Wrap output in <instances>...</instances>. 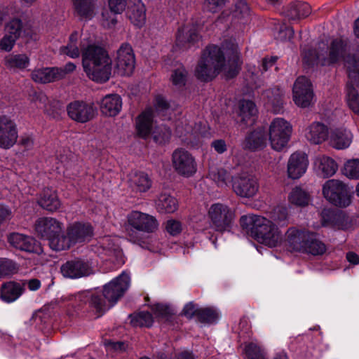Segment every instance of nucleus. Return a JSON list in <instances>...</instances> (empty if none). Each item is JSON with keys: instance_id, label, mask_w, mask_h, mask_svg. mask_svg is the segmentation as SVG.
Instances as JSON below:
<instances>
[{"instance_id": "nucleus-1", "label": "nucleus", "mask_w": 359, "mask_h": 359, "mask_svg": "<svg viewBox=\"0 0 359 359\" xmlns=\"http://www.w3.org/2000/svg\"><path fill=\"white\" fill-rule=\"evenodd\" d=\"M241 64L237 45L231 42L223 43L222 47L211 45L203 50L194 74L203 81L212 80L219 73L231 79L238 74Z\"/></svg>"}, {"instance_id": "nucleus-2", "label": "nucleus", "mask_w": 359, "mask_h": 359, "mask_svg": "<svg viewBox=\"0 0 359 359\" xmlns=\"http://www.w3.org/2000/svg\"><path fill=\"white\" fill-rule=\"evenodd\" d=\"M129 285L130 276L123 272L118 277L104 286L102 293L83 292L71 295L69 300L79 305L82 302L88 304L91 311L95 313L96 317H99L117 302L128 290Z\"/></svg>"}, {"instance_id": "nucleus-3", "label": "nucleus", "mask_w": 359, "mask_h": 359, "mask_svg": "<svg viewBox=\"0 0 359 359\" xmlns=\"http://www.w3.org/2000/svg\"><path fill=\"white\" fill-rule=\"evenodd\" d=\"M82 65L86 76L97 83L107 81L111 73V60L107 51L93 43L81 42Z\"/></svg>"}, {"instance_id": "nucleus-4", "label": "nucleus", "mask_w": 359, "mask_h": 359, "mask_svg": "<svg viewBox=\"0 0 359 359\" xmlns=\"http://www.w3.org/2000/svg\"><path fill=\"white\" fill-rule=\"evenodd\" d=\"M240 223L242 228L250 231L259 243L269 248L279 246L284 241L283 233L276 224L264 217L243 215Z\"/></svg>"}, {"instance_id": "nucleus-5", "label": "nucleus", "mask_w": 359, "mask_h": 359, "mask_svg": "<svg viewBox=\"0 0 359 359\" xmlns=\"http://www.w3.org/2000/svg\"><path fill=\"white\" fill-rule=\"evenodd\" d=\"M346 45L341 39H334L326 51L316 53L310 50L304 54V60L309 65L330 66L344 58Z\"/></svg>"}, {"instance_id": "nucleus-6", "label": "nucleus", "mask_w": 359, "mask_h": 359, "mask_svg": "<svg viewBox=\"0 0 359 359\" xmlns=\"http://www.w3.org/2000/svg\"><path fill=\"white\" fill-rule=\"evenodd\" d=\"M322 191L325 198L336 206L346 208L351 203V196L347 187L341 180H327L323 185Z\"/></svg>"}, {"instance_id": "nucleus-7", "label": "nucleus", "mask_w": 359, "mask_h": 359, "mask_svg": "<svg viewBox=\"0 0 359 359\" xmlns=\"http://www.w3.org/2000/svg\"><path fill=\"white\" fill-rule=\"evenodd\" d=\"M292 127L282 118H274L269 128V139L271 147L276 151L283 150L287 144L291 137Z\"/></svg>"}, {"instance_id": "nucleus-8", "label": "nucleus", "mask_w": 359, "mask_h": 359, "mask_svg": "<svg viewBox=\"0 0 359 359\" xmlns=\"http://www.w3.org/2000/svg\"><path fill=\"white\" fill-rule=\"evenodd\" d=\"M212 226L218 231H228L235 218L234 211L222 203L212 204L208 210Z\"/></svg>"}, {"instance_id": "nucleus-9", "label": "nucleus", "mask_w": 359, "mask_h": 359, "mask_svg": "<svg viewBox=\"0 0 359 359\" xmlns=\"http://www.w3.org/2000/svg\"><path fill=\"white\" fill-rule=\"evenodd\" d=\"M172 165L177 174L186 177L193 176L197 171L194 156L184 149H177L173 151Z\"/></svg>"}, {"instance_id": "nucleus-10", "label": "nucleus", "mask_w": 359, "mask_h": 359, "mask_svg": "<svg viewBox=\"0 0 359 359\" xmlns=\"http://www.w3.org/2000/svg\"><path fill=\"white\" fill-rule=\"evenodd\" d=\"M259 188L257 178L251 175L243 173L232 178L233 191L241 197H254L257 194Z\"/></svg>"}, {"instance_id": "nucleus-11", "label": "nucleus", "mask_w": 359, "mask_h": 359, "mask_svg": "<svg viewBox=\"0 0 359 359\" xmlns=\"http://www.w3.org/2000/svg\"><path fill=\"white\" fill-rule=\"evenodd\" d=\"M293 100L296 105L306 108L313 102V91L311 81L305 76L298 77L293 86Z\"/></svg>"}, {"instance_id": "nucleus-12", "label": "nucleus", "mask_w": 359, "mask_h": 359, "mask_svg": "<svg viewBox=\"0 0 359 359\" xmlns=\"http://www.w3.org/2000/svg\"><path fill=\"white\" fill-rule=\"evenodd\" d=\"M17 124L11 116L0 115V147L9 149L18 142Z\"/></svg>"}, {"instance_id": "nucleus-13", "label": "nucleus", "mask_w": 359, "mask_h": 359, "mask_svg": "<svg viewBox=\"0 0 359 359\" xmlns=\"http://www.w3.org/2000/svg\"><path fill=\"white\" fill-rule=\"evenodd\" d=\"M135 59L132 47L128 44L122 45L117 51L115 71L121 76H128L134 70Z\"/></svg>"}, {"instance_id": "nucleus-14", "label": "nucleus", "mask_w": 359, "mask_h": 359, "mask_svg": "<svg viewBox=\"0 0 359 359\" xmlns=\"http://www.w3.org/2000/svg\"><path fill=\"white\" fill-rule=\"evenodd\" d=\"M309 164L307 154L296 151L290 155L287 163V176L295 180L300 179L307 171Z\"/></svg>"}, {"instance_id": "nucleus-15", "label": "nucleus", "mask_w": 359, "mask_h": 359, "mask_svg": "<svg viewBox=\"0 0 359 359\" xmlns=\"http://www.w3.org/2000/svg\"><path fill=\"white\" fill-rule=\"evenodd\" d=\"M127 218L128 225L138 231L151 233L158 226V221L154 216L140 211L131 212Z\"/></svg>"}, {"instance_id": "nucleus-16", "label": "nucleus", "mask_w": 359, "mask_h": 359, "mask_svg": "<svg viewBox=\"0 0 359 359\" xmlns=\"http://www.w3.org/2000/svg\"><path fill=\"white\" fill-rule=\"evenodd\" d=\"M312 169L316 176L326 179L332 177L337 172L338 164L332 158L321 154L313 159Z\"/></svg>"}, {"instance_id": "nucleus-17", "label": "nucleus", "mask_w": 359, "mask_h": 359, "mask_svg": "<svg viewBox=\"0 0 359 359\" xmlns=\"http://www.w3.org/2000/svg\"><path fill=\"white\" fill-rule=\"evenodd\" d=\"M63 224L53 217H41L35 223V231L41 238L48 240L62 232Z\"/></svg>"}, {"instance_id": "nucleus-18", "label": "nucleus", "mask_w": 359, "mask_h": 359, "mask_svg": "<svg viewBox=\"0 0 359 359\" xmlns=\"http://www.w3.org/2000/svg\"><path fill=\"white\" fill-rule=\"evenodd\" d=\"M67 233L73 245L89 241L93 235V229L88 222H74L67 228Z\"/></svg>"}, {"instance_id": "nucleus-19", "label": "nucleus", "mask_w": 359, "mask_h": 359, "mask_svg": "<svg viewBox=\"0 0 359 359\" xmlns=\"http://www.w3.org/2000/svg\"><path fill=\"white\" fill-rule=\"evenodd\" d=\"M310 231L299 229L295 227L289 228L285 233V243L288 250L302 252L306 245Z\"/></svg>"}, {"instance_id": "nucleus-20", "label": "nucleus", "mask_w": 359, "mask_h": 359, "mask_svg": "<svg viewBox=\"0 0 359 359\" xmlns=\"http://www.w3.org/2000/svg\"><path fill=\"white\" fill-rule=\"evenodd\" d=\"M68 116L74 121L86 123L93 118L95 110L93 105L81 101H74L67 106Z\"/></svg>"}, {"instance_id": "nucleus-21", "label": "nucleus", "mask_w": 359, "mask_h": 359, "mask_svg": "<svg viewBox=\"0 0 359 359\" xmlns=\"http://www.w3.org/2000/svg\"><path fill=\"white\" fill-rule=\"evenodd\" d=\"M62 275L67 278H79L93 273L92 267L82 260L69 261L61 266Z\"/></svg>"}, {"instance_id": "nucleus-22", "label": "nucleus", "mask_w": 359, "mask_h": 359, "mask_svg": "<svg viewBox=\"0 0 359 359\" xmlns=\"http://www.w3.org/2000/svg\"><path fill=\"white\" fill-rule=\"evenodd\" d=\"M9 243L14 248L29 252L41 253V248L32 237L18 233H13L8 236Z\"/></svg>"}, {"instance_id": "nucleus-23", "label": "nucleus", "mask_w": 359, "mask_h": 359, "mask_svg": "<svg viewBox=\"0 0 359 359\" xmlns=\"http://www.w3.org/2000/svg\"><path fill=\"white\" fill-rule=\"evenodd\" d=\"M236 114L238 122L252 126L257 118L258 111L253 102L243 100L238 103Z\"/></svg>"}, {"instance_id": "nucleus-24", "label": "nucleus", "mask_w": 359, "mask_h": 359, "mask_svg": "<svg viewBox=\"0 0 359 359\" xmlns=\"http://www.w3.org/2000/svg\"><path fill=\"white\" fill-rule=\"evenodd\" d=\"M353 140V134L347 128H340L332 130L329 136V143L336 149L348 148Z\"/></svg>"}, {"instance_id": "nucleus-25", "label": "nucleus", "mask_w": 359, "mask_h": 359, "mask_svg": "<svg viewBox=\"0 0 359 359\" xmlns=\"http://www.w3.org/2000/svg\"><path fill=\"white\" fill-rule=\"evenodd\" d=\"M135 128L138 136L142 138H147L151 135L155 128L151 109H147L137 116Z\"/></svg>"}, {"instance_id": "nucleus-26", "label": "nucleus", "mask_w": 359, "mask_h": 359, "mask_svg": "<svg viewBox=\"0 0 359 359\" xmlns=\"http://www.w3.org/2000/svg\"><path fill=\"white\" fill-rule=\"evenodd\" d=\"M305 137L312 144H321L329 138L328 128L323 123L314 122L307 128Z\"/></svg>"}, {"instance_id": "nucleus-27", "label": "nucleus", "mask_w": 359, "mask_h": 359, "mask_svg": "<svg viewBox=\"0 0 359 359\" xmlns=\"http://www.w3.org/2000/svg\"><path fill=\"white\" fill-rule=\"evenodd\" d=\"M100 111L107 116H115L121 110L122 99L117 94H109L102 98L100 102Z\"/></svg>"}, {"instance_id": "nucleus-28", "label": "nucleus", "mask_w": 359, "mask_h": 359, "mask_svg": "<svg viewBox=\"0 0 359 359\" xmlns=\"http://www.w3.org/2000/svg\"><path fill=\"white\" fill-rule=\"evenodd\" d=\"M127 15L130 22L136 27H142L146 22V9L140 0H135L133 4L130 2Z\"/></svg>"}, {"instance_id": "nucleus-29", "label": "nucleus", "mask_w": 359, "mask_h": 359, "mask_svg": "<svg viewBox=\"0 0 359 359\" xmlns=\"http://www.w3.org/2000/svg\"><path fill=\"white\" fill-rule=\"evenodd\" d=\"M38 203L41 207L49 212H55L61 207V201L56 191L49 188L43 190Z\"/></svg>"}, {"instance_id": "nucleus-30", "label": "nucleus", "mask_w": 359, "mask_h": 359, "mask_svg": "<svg viewBox=\"0 0 359 359\" xmlns=\"http://www.w3.org/2000/svg\"><path fill=\"white\" fill-rule=\"evenodd\" d=\"M76 14L85 20H91L96 14L95 0H72Z\"/></svg>"}, {"instance_id": "nucleus-31", "label": "nucleus", "mask_w": 359, "mask_h": 359, "mask_svg": "<svg viewBox=\"0 0 359 359\" xmlns=\"http://www.w3.org/2000/svg\"><path fill=\"white\" fill-rule=\"evenodd\" d=\"M60 72L57 67L36 68L32 71L31 76L36 83H46L58 80L57 76L60 75Z\"/></svg>"}, {"instance_id": "nucleus-32", "label": "nucleus", "mask_w": 359, "mask_h": 359, "mask_svg": "<svg viewBox=\"0 0 359 359\" xmlns=\"http://www.w3.org/2000/svg\"><path fill=\"white\" fill-rule=\"evenodd\" d=\"M24 291L23 287L17 283L8 282L1 287V299L7 303L17 300Z\"/></svg>"}, {"instance_id": "nucleus-33", "label": "nucleus", "mask_w": 359, "mask_h": 359, "mask_svg": "<svg viewBox=\"0 0 359 359\" xmlns=\"http://www.w3.org/2000/svg\"><path fill=\"white\" fill-rule=\"evenodd\" d=\"M311 13V6L307 3L300 1L290 4L285 11V15L291 20L306 18Z\"/></svg>"}, {"instance_id": "nucleus-34", "label": "nucleus", "mask_w": 359, "mask_h": 359, "mask_svg": "<svg viewBox=\"0 0 359 359\" xmlns=\"http://www.w3.org/2000/svg\"><path fill=\"white\" fill-rule=\"evenodd\" d=\"M130 187L137 192H145L151 186L149 176L142 172H133L129 176Z\"/></svg>"}, {"instance_id": "nucleus-35", "label": "nucleus", "mask_w": 359, "mask_h": 359, "mask_svg": "<svg viewBox=\"0 0 359 359\" xmlns=\"http://www.w3.org/2000/svg\"><path fill=\"white\" fill-rule=\"evenodd\" d=\"M80 37L81 34L79 32H73L69 37L67 44L60 48V53L73 59L78 58L81 55V50L78 46V41Z\"/></svg>"}, {"instance_id": "nucleus-36", "label": "nucleus", "mask_w": 359, "mask_h": 359, "mask_svg": "<svg viewBox=\"0 0 359 359\" xmlns=\"http://www.w3.org/2000/svg\"><path fill=\"white\" fill-rule=\"evenodd\" d=\"M326 250L325 245L317 238L314 233L310 232L306 245L301 253L316 256L324 254Z\"/></svg>"}, {"instance_id": "nucleus-37", "label": "nucleus", "mask_w": 359, "mask_h": 359, "mask_svg": "<svg viewBox=\"0 0 359 359\" xmlns=\"http://www.w3.org/2000/svg\"><path fill=\"white\" fill-rule=\"evenodd\" d=\"M30 64L29 57L26 54H10L4 58L5 66L12 70H23Z\"/></svg>"}, {"instance_id": "nucleus-38", "label": "nucleus", "mask_w": 359, "mask_h": 359, "mask_svg": "<svg viewBox=\"0 0 359 359\" xmlns=\"http://www.w3.org/2000/svg\"><path fill=\"white\" fill-rule=\"evenodd\" d=\"M156 208L161 213H173L178 208V202L175 197L162 194L156 201Z\"/></svg>"}, {"instance_id": "nucleus-39", "label": "nucleus", "mask_w": 359, "mask_h": 359, "mask_svg": "<svg viewBox=\"0 0 359 359\" xmlns=\"http://www.w3.org/2000/svg\"><path fill=\"white\" fill-rule=\"evenodd\" d=\"M266 143V137L262 129H258L250 133L245 139L244 147L249 149H258L264 147Z\"/></svg>"}, {"instance_id": "nucleus-40", "label": "nucleus", "mask_w": 359, "mask_h": 359, "mask_svg": "<svg viewBox=\"0 0 359 359\" xmlns=\"http://www.w3.org/2000/svg\"><path fill=\"white\" fill-rule=\"evenodd\" d=\"M345 58L348 78L351 82L357 83L359 79V50L353 55H348Z\"/></svg>"}, {"instance_id": "nucleus-41", "label": "nucleus", "mask_w": 359, "mask_h": 359, "mask_svg": "<svg viewBox=\"0 0 359 359\" xmlns=\"http://www.w3.org/2000/svg\"><path fill=\"white\" fill-rule=\"evenodd\" d=\"M48 241L50 248L56 251L69 249L72 245L67 233L55 234Z\"/></svg>"}, {"instance_id": "nucleus-42", "label": "nucleus", "mask_w": 359, "mask_h": 359, "mask_svg": "<svg viewBox=\"0 0 359 359\" xmlns=\"http://www.w3.org/2000/svg\"><path fill=\"white\" fill-rule=\"evenodd\" d=\"M209 177L219 187H226L232 180L233 177H231L226 170L223 168H212L209 171Z\"/></svg>"}, {"instance_id": "nucleus-43", "label": "nucleus", "mask_w": 359, "mask_h": 359, "mask_svg": "<svg viewBox=\"0 0 359 359\" xmlns=\"http://www.w3.org/2000/svg\"><path fill=\"white\" fill-rule=\"evenodd\" d=\"M283 93L279 89L275 90V92L267 91L266 96L268 99V108L273 110L274 113H278L283 108Z\"/></svg>"}, {"instance_id": "nucleus-44", "label": "nucleus", "mask_w": 359, "mask_h": 359, "mask_svg": "<svg viewBox=\"0 0 359 359\" xmlns=\"http://www.w3.org/2000/svg\"><path fill=\"white\" fill-rule=\"evenodd\" d=\"M341 171L343 175L350 180H359V158L347 160Z\"/></svg>"}, {"instance_id": "nucleus-45", "label": "nucleus", "mask_w": 359, "mask_h": 359, "mask_svg": "<svg viewBox=\"0 0 359 359\" xmlns=\"http://www.w3.org/2000/svg\"><path fill=\"white\" fill-rule=\"evenodd\" d=\"M288 199L291 203L298 206H305L310 201L309 194L299 187H295L291 191Z\"/></svg>"}, {"instance_id": "nucleus-46", "label": "nucleus", "mask_w": 359, "mask_h": 359, "mask_svg": "<svg viewBox=\"0 0 359 359\" xmlns=\"http://www.w3.org/2000/svg\"><path fill=\"white\" fill-rule=\"evenodd\" d=\"M130 322L133 326L150 327L154 323L151 314L147 311H141L130 316Z\"/></svg>"}, {"instance_id": "nucleus-47", "label": "nucleus", "mask_w": 359, "mask_h": 359, "mask_svg": "<svg viewBox=\"0 0 359 359\" xmlns=\"http://www.w3.org/2000/svg\"><path fill=\"white\" fill-rule=\"evenodd\" d=\"M118 239L115 237L107 236L102 239L100 245L106 254L111 256L112 255H121V252L119 250L118 245L117 243Z\"/></svg>"}, {"instance_id": "nucleus-48", "label": "nucleus", "mask_w": 359, "mask_h": 359, "mask_svg": "<svg viewBox=\"0 0 359 359\" xmlns=\"http://www.w3.org/2000/svg\"><path fill=\"white\" fill-rule=\"evenodd\" d=\"M151 135L156 143L164 144L170 140L171 132L168 128L160 126L155 127Z\"/></svg>"}, {"instance_id": "nucleus-49", "label": "nucleus", "mask_w": 359, "mask_h": 359, "mask_svg": "<svg viewBox=\"0 0 359 359\" xmlns=\"http://www.w3.org/2000/svg\"><path fill=\"white\" fill-rule=\"evenodd\" d=\"M198 39V34L195 29L183 27L180 29L177 35V41L179 43L194 42Z\"/></svg>"}, {"instance_id": "nucleus-50", "label": "nucleus", "mask_w": 359, "mask_h": 359, "mask_svg": "<svg viewBox=\"0 0 359 359\" xmlns=\"http://www.w3.org/2000/svg\"><path fill=\"white\" fill-rule=\"evenodd\" d=\"M187 72L182 65L174 69L171 74L170 79L176 87H182L185 85L187 81Z\"/></svg>"}, {"instance_id": "nucleus-51", "label": "nucleus", "mask_w": 359, "mask_h": 359, "mask_svg": "<svg viewBox=\"0 0 359 359\" xmlns=\"http://www.w3.org/2000/svg\"><path fill=\"white\" fill-rule=\"evenodd\" d=\"M346 101L348 107L352 111L358 114L359 113V96L355 89L351 85L347 86Z\"/></svg>"}, {"instance_id": "nucleus-52", "label": "nucleus", "mask_w": 359, "mask_h": 359, "mask_svg": "<svg viewBox=\"0 0 359 359\" xmlns=\"http://www.w3.org/2000/svg\"><path fill=\"white\" fill-rule=\"evenodd\" d=\"M198 312V318L202 322L212 323L215 322L219 318L217 311L211 308L200 309Z\"/></svg>"}, {"instance_id": "nucleus-53", "label": "nucleus", "mask_w": 359, "mask_h": 359, "mask_svg": "<svg viewBox=\"0 0 359 359\" xmlns=\"http://www.w3.org/2000/svg\"><path fill=\"white\" fill-rule=\"evenodd\" d=\"M111 10H104L102 12L100 22L105 28H112L117 23V15Z\"/></svg>"}, {"instance_id": "nucleus-54", "label": "nucleus", "mask_w": 359, "mask_h": 359, "mask_svg": "<svg viewBox=\"0 0 359 359\" xmlns=\"http://www.w3.org/2000/svg\"><path fill=\"white\" fill-rule=\"evenodd\" d=\"M244 351L248 359H266L263 351L255 344H247Z\"/></svg>"}, {"instance_id": "nucleus-55", "label": "nucleus", "mask_w": 359, "mask_h": 359, "mask_svg": "<svg viewBox=\"0 0 359 359\" xmlns=\"http://www.w3.org/2000/svg\"><path fill=\"white\" fill-rule=\"evenodd\" d=\"M22 24L20 19L11 20L6 26V32L11 36H15L18 39L21 34Z\"/></svg>"}, {"instance_id": "nucleus-56", "label": "nucleus", "mask_w": 359, "mask_h": 359, "mask_svg": "<svg viewBox=\"0 0 359 359\" xmlns=\"http://www.w3.org/2000/svg\"><path fill=\"white\" fill-rule=\"evenodd\" d=\"M17 267L11 260L0 259V277H4L15 273Z\"/></svg>"}, {"instance_id": "nucleus-57", "label": "nucleus", "mask_w": 359, "mask_h": 359, "mask_svg": "<svg viewBox=\"0 0 359 359\" xmlns=\"http://www.w3.org/2000/svg\"><path fill=\"white\" fill-rule=\"evenodd\" d=\"M17 39L15 36H11L6 33L0 40V50L5 52H10L14 47Z\"/></svg>"}, {"instance_id": "nucleus-58", "label": "nucleus", "mask_w": 359, "mask_h": 359, "mask_svg": "<svg viewBox=\"0 0 359 359\" xmlns=\"http://www.w3.org/2000/svg\"><path fill=\"white\" fill-rule=\"evenodd\" d=\"M156 109L162 116H170V106L167 101L162 97H158L156 99Z\"/></svg>"}, {"instance_id": "nucleus-59", "label": "nucleus", "mask_w": 359, "mask_h": 359, "mask_svg": "<svg viewBox=\"0 0 359 359\" xmlns=\"http://www.w3.org/2000/svg\"><path fill=\"white\" fill-rule=\"evenodd\" d=\"M166 231L172 236L179 234L182 230V223L175 219H169L165 224Z\"/></svg>"}, {"instance_id": "nucleus-60", "label": "nucleus", "mask_w": 359, "mask_h": 359, "mask_svg": "<svg viewBox=\"0 0 359 359\" xmlns=\"http://www.w3.org/2000/svg\"><path fill=\"white\" fill-rule=\"evenodd\" d=\"M156 318H167L170 313V309L163 304H157L152 307Z\"/></svg>"}, {"instance_id": "nucleus-61", "label": "nucleus", "mask_w": 359, "mask_h": 359, "mask_svg": "<svg viewBox=\"0 0 359 359\" xmlns=\"http://www.w3.org/2000/svg\"><path fill=\"white\" fill-rule=\"evenodd\" d=\"M279 31L278 34V39L281 41H285L287 39H290L294 34L293 29L287 26H285V25H281L279 26Z\"/></svg>"}, {"instance_id": "nucleus-62", "label": "nucleus", "mask_w": 359, "mask_h": 359, "mask_svg": "<svg viewBox=\"0 0 359 359\" xmlns=\"http://www.w3.org/2000/svg\"><path fill=\"white\" fill-rule=\"evenodd\" d=\"M126 0H109V9L115 13H121L126 8Z\"/></svg>"}, {"instance_id": "nucleus-63", "label": "nucleus", "mask_w": 359, "mask_h": 359, "mask_svg": "<svg viewBox=\"0 0 359 359\" xmlns=\"http://www.w3.org/2000/svg\"><path fill=\"white\" fill-rule=\"evenodd\" d=\"M19 144L26 149H32L34 145V137L32 134H22L20 137Z\"/></svg>"}, {"instance_id": "nucleus-64", "label": "nucleus", "mask_w": 359, "mask_h": 359, "mask_svg": "<svg viewBox=\"0 0 359 359\" xmlns=\"http://www.w3.org/2000/svg\"><path fill=\"white\" fill-rule=\"evenodd\" d=\"M199 310L200 309L196 308L193 303L189 302L184 307L183 314L189 318H192L194 316L198 317V311H199Z\"/></svg>"}]
</instances>
